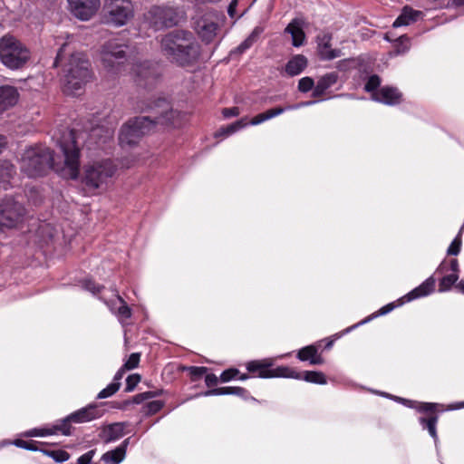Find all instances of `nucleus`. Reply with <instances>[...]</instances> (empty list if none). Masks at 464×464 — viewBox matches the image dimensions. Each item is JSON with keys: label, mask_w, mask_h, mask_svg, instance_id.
<instances>
[{"label": "nucleus", "mask_w": 464, "mask_h": 464, "mask_svg": "<svg viewBox=\"0 0 464 464\" xmlns=\"http://www.w3.org/2000/svg\"><path fill=\"white\" fill-rule=\"evenodd\" d=\"M438 417L432 416L429 419L420 418V422L423 429H427L430 435L435 440H438L436 424H437Z\"/></svg>", "instance_id": "c9c22d12"}, {"label": "nucleus", "mask_w": 464, "mask_h": 464, "mask_svg": "<svg viewBox=\"0 0 464 464\" xmlns=\"http://www.w3.org/2000/svg\"><path fill=\"white\" fill-rule=\"evenodd\" d=\"M263 30L260 27H256L252 33L232 52L235 53H243L248 50L259 38Z\"/></svg>", "instance_id": "2f4dec72"}, {"label": "nucleus", "mask_w": 464, "mask_h": 464, "mask_svg": "<svg viewBox=\"0 0 464 464\" xmlns=\"http://www.w3.org/2000/svg\"><path fill=\"white\" fill-rule=\"evenodd\" d=\"M116 296L121 303V306L117 309V312H116V314L119 317L120 321H123V320L130 318L131 309L128 306V304L122 299L121 296H120L118 294H116Z\"/></svg>", "instance_id": "4c0bfd02"}, {"label": "nucleus", "mask_w": 464, "mask_h": 464, "mask_svg": "<svg viewBox=\"0 0 464 464\" xmlns=\"http://www.w3.org/2000/svg\"><path fill=\"white\" fill-rule=\"evenodd\" d=\"M103 411L97 404H89L69 415L72 423H84L99 419L102 416Z\"/></svg>", "instance_id": "a211bd4d"}, {"label": "nucleus", "mask_w": 464, "mask_h": 464, "mask_svg": "<svg viewBox=\"0 0 464 464\" xmlns=\"http://www.w3.org/2000/svg\"><path fill=\"white\" fill-rule=\"evenodd\" d=\"M435 287V280L433 277H429L419 286L411 290L405 295L407 301H411L416 298L423 297L433 292Z\"/></svg>", "instance_id": "a878e982"}, {"label": "nucleus", "mask_w": 464, "mask_h": 464, "mask_svg": "<svg viewBox=\"0 0 464 464\" xmlns=\"http://www.w3.org/2000/svg\"><path fill=\"white\" fill-rule=\"evenodd\" d=\"M297 358L300 361H309L312 365H319L324 362V358L318 354L317 348L314 345H308L299 350Z\"/></svg>", "instance_id": "bb28decb"}, {"label": "nucleus", "mask_w": 464, "mask_h": 464, "mask_svg": "<svg viewBox=\"0 0 464 464\" xmlns=\"http://www.w3.org/2000/svg\"><path fill=\"white\" fill-rule=\"evenodd\" d=\"M53 65H62L63 91L68 94H75L92 79L89 59L85 53L73 51L69 41L62 44Z\"/></svg>", "instance_id": "f03ea898"}, {"label": "nucleus", "mask_w": 464, "mask_h": 464, "mask_svg": "<svg viewBox=\"0 0 464 464\" xmlns=\"http://www.w3.org/2000/svg\"><path fill=\"white\" fill-rule=\"evenodd\" d=\"M134 5L130 0H110L102 9V22L106 24L121 27L134 17Z\"/></svg>", "instance_id": "1a4fd4ad"}, {"label": "nucleus", "mask_w": 464, "mask_h": 464, "mask_svg": "<svg viewBox=\"0 0 464 464\" xmlns=\"http://www.w3.org/2000/svg\"><path fill=\"white\" fill-rule=\"evenodd\" d=\"M25 214L24 206L13 197L5 196L0 199V231L15 227Z\"/></svg>", "instance_id": "9d476101"}, {"label": "nucleus", "mask_w": 464, "mask_h": 464, "mask_svg": "<svg viewBox=\"0 0 464 464\" xmlns=\"http://www.w3.org/2000/svg\"><path fill=\"white\" fill-rule=\"evenodd\" d=\"M15 174V167L8 160L0 161V186L7 189Z\"/></svg>", "instance_id": "c85d7f7f"}, {"label": "nucleus", "mask_w": 464, "mask_h": 464, "mask_svg": "<svg viewBox=\"0 0 464 464\" xmlns=\"http://www.w3.org/2000/svg\"><path fill=\"white\" fill-rule=\"evenodd\" d=\"M131 74L135 82L143 87L153 84L158 78L156 67L148 61L135 63L131 68Z\"/></svg>", "instance_id": "4468645a"}, {"label": "nucleus", "mask_w": 464, "mask_h": 464, "mask_svg": "<svg viewBox=\"0 0 464 464\" xmlns=\"http://www.w3.org/2000/svg\"><path fill=\"white\" fill-rule=\"evenodd\" d=\"M435 408L436 404L430 402H424L420 405L419 411L424 412H432L435 411Z\"/></svg>", "instance_id": "5fc2aeb1"}, {"label": "nucleus", "mask_w": 464, "mask_h": 464, "mask_svg": "<svg viewBox=\"0 0 464 464\" xmlns=\"http://www.w3.org/2000/svg\"><path fill=\"white\" fill-rule=\"evenodd\" d=\"M185 369L188 372L191 381L193 382L199 380L208 372V368L203 366H189Z\"/></svg>", "instance_id": "a19ab883"}, {"label": "nucleus", "mask_w": 464, "mask_h": 464, "mask_svg": "<svg viewBox=\"0 0 464 464\" xmlns=\"http://www.w3.org/2000/svg\"><path fill=\"white\" fill-rule=\"evenodd\" d=\"M140 382V377L139 374L129 375L126 379L125 391L126 392L133 391Z\"/></svg>", "instance_id": "49530a36"}, {"label": "nucleus", "mask_w": 464, "mask_h": 464, "mask_svg": "<svg viewBox=\"0 0 464 464\" xmlns=\"http://www.w3.org/2000/svg\"><path fill=\"white\" fill-rule=\"evenodd\" d=\"M247 391L242 387H219L208 390L202 393L203 396L236 395L245 397Z\"/></svg>", "instance_id": "c756f323"}, {"label": "nucleus", "mask_w": 464, "mask_h": 464, "mask_svg": "<svg viewBox=\"0 0 464 464\" xmlns=\"http://www.w3.org/2000/svg\"><path fill=\"white\" fill-rule=\"evenodd\" d=\"M6 140L5 138L2 135H0V153L2 152L3 149L5 147Z\"/></svg>", "instance_id": "e2e57ef3"}, {"label": "nucleus", "mask_w": 464, "mask_h": 464, "mask_svg": "<svg viewBox=\"0 0 464 464\" xmlns=\"http://www.w3.org/2000/svg\"><path fill=\"white\" fill-rule=\"evenodd\" d=\"M154 396H155V394L152 392H142V393H139V394L135 395L132 399V401L136 404H140L143 401L150 399Z\"/></svg>", "instance_id": "3c124183"}, {"label": "nucleus", "mask_w": 464, "mask_h": 464, "mask_svg": "<svg viewBox=\"0 0 464 464\" xmlns=\"http://www.w3.org/2000/svg\"><path fill=\"white\" fill-rule=\"evenodd\" d=\"M29 49L17 38L6 34L0 38V60L11 70L22 68L30 59Z\"/></svg>", "instance_id": "423d86ee"}, {"label": "nucleus", "mask_w": 464, "mask_h": 464, "mask_svg": "<svg viewBox=\"0 0 464 464\" xmlns=\"http://www.w3.org/2000/svg\"><path fill=\"white\" fill-rule=\"evenodd\" d=\"M163 55L180 67L196 65L201 58V45L191 32L175 30L165 34L160 41Z\"/></svg>", "instance_id": "7ed1b4c3"}, {"label": "nucleus", "mask_w": 464, "mask_h": 464, "mask_svg": "<svg viewBox=\"0 0 464 464\" xmlns=\"http://www.w3.org/2000/svg\"><path fill=\"white\" fill-rule=\"evenodd\" d=\"M205 382L208 387L215 386L218 382V378L214 373H208L205 376Z\"/></svg>", "instance_id": "864d4df0"}, {"label": "nucleus", "mask_w": 464, "mask_h": 464, "mask_svg": "<svg viewBox=\"0 0 464 464\" xmlns=\"http://www.w3.org/2000/svg\"><path fill=\"white\" fill-rule=\"evenodd\" d=\"M125 456L126 454L123 450L117 447L112 450L105 452L102 456L101 460L105 464H120L125 459Z\"/></svg>", "instance_id": "72a5a7b5"}, {"label": "nucleus", "mask_w": 464, "mask_h": 464, "mask_svg": "<svg viewBox=\"0 0 464 464\" xmlns=\"http://www.w3.org/2000/svg\"><path fill=\"white\" fill-rule=\"evenodd\" d=\"M307 66V59L298 54L290 59L285 65V72L290 76L300 74Z\"/></svg>", "instance_id": "cd10ccee"}, {"label": "nucleus", "mask_w": 464, "mask_h": 464, "mask_svg": "<svg viewBox=\"0 0 464 464\" xmlns=\"http://www.w3.org/2000/svg\"><path fill=\"white\" fill-rule=\"evenodd\" d=\"M140 354L139 353H131L128 360L125 362V363L123 364V367L126 369V370H132V369H135L136 367H138L139 365V362H140Z\"/></svg>", "instance_id": "c03bdc74"}, {"label": "nucleus", "mask_w": 464, "mask_h": 464, "mask_svg": "<svg viewBox=\"0 0 464 464\" xmlns=\"http://www.w3.org/2000/svg\"><path fill=\"white\" fill-rule=\"evenodd\" d=\"M420 11H415L410 7H404L402 13L393 22V27H400L408 25L412 22H415L420 15Z\"/></svg>", "instance_id": "7c9ffc66"}, {"label": "nucleus", "mask_w": 464, "mask_h": 464, "mask_svg": "<svg viewBox=\"0 0 464 464\" xmlns=\"http://www.w3.org/2000/svg\"><path fill=\"white\" fill-rule=\"evenodd\" d=\"M121 383L112 382L106 388L102 389L97 395V399H106L112 396L120 389Z\"/></svg>", "instance_id": "58836bf2"}, {"label": "nucleus", "mask_w": 464, "mask_h": 464, "mask_svg": "<svg viewBox=\"0 0 464 464\" xmlns=\"http://www.w3.org/2000/svg\"><path fill=\"white\" fill-rule=\"evenodd\" d=\"M224 16L217 12H208L200 16L195 23V31L205 44H209L217 37Z\"/></svg>", "instance_id": "9b49d317"}, {"label": "nucleus", "mask_w": 464, "mask_h": 464, "mask_svg": "<svg viewBox=\"0 0 464 464\" xmlns=\"http://www.w3.org/2000/svg\"><path fill=\"white\" fill-rule=\"evenodd\" d=\"M71 13L80 20H90L100 9L101 0H67Z\"/></svg>", "instance_id": "2eb2a0df"}, {"label": "nucleus", "mask_w": 464, "mask_h": 464, "mask_svg": "<svg viewBox=\"0 0 464 464\" xmlns=\"http://www.w3.org/2000/svg\"><path fill=\"white\" fill-rule=\"evenodd\" d=\"M238 374L239 371L237 369L230 368L223 371L219 379L222 382H227L237 378Z\"/></svg>", "instance_id": "a18cd8bd"}, {"label": "nucleus", "mask_w": 464, "mask_h": 464, "mask_svg": "<svg viewBox=\"0 0 464 464\" xmlns=\"http://www.w3.org/2000/svg\"><path fill=\"white\" fill-rule=\"evenodd\" d=\"M125 368L122 366L114 375L113 382H120L125 372Z\"/></svg>", "instance_id": "bf43d9fd"}, {"label": "nucleus", "mask_w": 464, "mask_h": 464, "mask_svg": "<svg viewBox=\"0 0 464 464\" xmlns=\"http://www.w3.org/2000/svg\"><path fill=\"white\" fill-rule=\"evenodd\" d=\"M44 454H45L48 457H51L53 460L56 462H64L70 459V454L63 450H41Z\"/></svg>", "instance_id": "e433bc0d"}, {"label": "nucleus", "mask_w": 464, "mask_h": 464, "mask_svg": "<svg viewBox=\"0 0 464 464\" xmlns=\"http://www.w3.org/2000/svg\"><path fill=\"white\" fill-rule=\"evenodd\" d=\"M106 133H107V137H109V138H111L112 136V131L110 130H107Z\"/></svg>", "instance_id": "774afa93"}, {"label": "nucleus", "mask_w": 464, "mask_h": 464, "mask_svg": "<svg viewBox=\"0 0 464 464\" xmlns=\"http://www.w3.org/2000/svg\"><path fill=\"white\" fill-rule=\"evenodd\" d=\"M462 230H463V227L460 228L459 235L453 239V241L448 247V250H447L448 255L457 256L460 252Z\"/></svg>", "instance_id": "ea45409f"}, {"label": "nucleus", "mask_w": 464, "mask_h": 464, "mask_svg": "<svg viewBox=\"0 0 464 464\" xmlns=\"http://www.w3.org/2000/svg\"><path fill=\"white\" fill-rule=\"evenodd\" d=\"M72 422L69 419L68 415L67 417L57 420L54 424L51 426L32 429L26 432V435L29 437H46L56 434L69 436L72 434Z\"/></svg>", "instance_id": "dca6fc26"}, {"label": "nucleus", "mask_w": 464, "mask_h": 464, "mask_svg": "<svg viewBox=\"0 0 464 464\" xmlns=\"http://www.w3.org/2000/svg\"><path fill=\"white\" fill-rule=\"evenodd\" d=\"M127 423L115 422L103 428L101 438L106 443L115 441L125 435Z\"/></svg>", "instance_id": "5701e85b"}, {"label": "nucleus", "mask_w": 464, "mask_h": 464, "mask_svg": "<svg viewBox=\"0 0 464 464\" xmlns=\"http://www.w3.org/2000/svg\"><path fill=\"white\" fill-rule=\"evenodd\" d=\"M146 407L149 414H154L162 409L163 402L160 401H153L149 402Z\"/></svg>", "instance_id": "8fccbe9b"}, {"label": "nucleus", "mask_w": 464, "mask_h": 464, "mask_svg": "<svg viewBox=\"0 0 464 464\" xmlns=\"http://www.w3.org/2000/svg\"><path fill=\"white\" fill-rule=\"evenodd\" d=\"M134 108L140 112H150V114L135 117L121 127L119 135L121 146L137 144L157 125H174V119L178 116V112L172 110L170 103L164 98L153 101L138 100Z\"/></svg>", "instance_id": "f257e3e1"}, {"label": "nucleus", "mask_w": 464, "mask_h": 464, "mask_svg": "<svg viewBox=\"0 0 464 464\" xmlns=\"http://www.w3.org/2000/svg\"><path fill=\"white\" fill-rule=\"evenodd\" d=\"M402 94L395 87L385 86L372 93V100L387 105H396L401 102Z\"/></svg>", "instance_id": "412c9836"}, {"label": "nucleus", "mask_w": 464, "mask_h": 464, "mask_svg": "<svg viewBox=\"0 0 464 464\" xmlns=\"http://www.w3.org/2000/svg\"><path fill=\"white\" fill-rule=\"evenodd\" d=\"M61 150L64 156V164L69 169V176L75 179L79 175L80 150L76 145L74 132L67 131L59 142Z\"/></svg>", "instance_id": "f8f14e48"}, {"label": "nucleus", "mask_w": 464, "mask_h": 464, "mask_svg": "<svg viewBox=\"0 0 464 464\" xmlns=\"http://www.w3.org/2000/svg\"><path fill=\"white\" fill-rule=\"evenodd\" d=\"M395 307V304L393 303H391V304H388L386 305H384L383 307H382L379 311L380 314H386L388 313H390L391 311H392Z\"/></svg>", "instance_id": "6e6d98bb"}, {"label": "nucleus", "mask_w": 464, "mask_h": 464, "mask_svg": "<svg viewBox=\"0 0 464 464\" xmlns=\"http://www.w3.org/2000/svg\"><path fill=\"white\" fill-rule=\"evenodd\" d=\"M285 33L292 36V44L295 47L302 46L305 40V34L302 28V22L298 19L293 20L285 28Z\"/></svg>", "instance_id": "393cba45"}, {"label": "nucleus", "mask_w": 464, "mask_h": 464, "mask_svg": "<svg viewBox=\"0 0 464 464\" xmlns=\"http://www.w3.org/2000/svg\"><path fill=\"white\" fill-rule=\"evenodd\" d=\"M130 443V438L125 439L121 445L118 446L119 449L123 450L124 453L126 454L127 447Z\"/></svg>", "instance_id": "052dcab7"}, {"label": "nucleus", "mask_w": 464, "mask_h": 464, "mask_svg": "<svg viewBox=\"0 0 464 464\" xmlns=\"http://www.w3.org/2000/svg\"><path fill=\"white\" fill-rule=\"evenodd\" d=\"M338 79V73L335 72L325 73L320 77L313 89V97L316 98L324 94L329 88L337 82Z\"/></svg>", "instance_id": "b1692460"}, {"label": "nucleus", "mask_w": 464, "mask_h": 464, "mask_svg": "<svg viewBox=\"0 0 464 464\" xmlns=\"http://www.w3.org/2000/svg\"><path fill=\"white\" fill-rule=\"evenodd\" d=\"M456 287L464 294V281H460Z\"/></svg>", "instance_id": "0e129e2a"}, {"label": "nucleus", "mask_w": 464, "mask_h": 464, "mask_svg": "<svg viewBox=\"0 0 464 464\" xmlns=\"http://www.w3.org/2000/svg\"><path fill=\"white\" fill-rule=\"evenodd\" d=\"M452 271L451 274L444 276L439 285V291L445 292L449 291L453 285H455L459 279V262L457 259L453 258L450 261L443 260L439 267L437 268V273L444 274L449 271Z\"/></svg>", "instance_id": "f3484780"}, {"label": "nucleus", "mask_w": 464, "mask_h": 464, "mask_svg": "<svg viewBox=\"0 0 464 464\" xmlns=\"http://www.w3.org/2000/svg\"><path fill=\"white\" fill-rule=\"evenodd\" d=\"M19 99L16 88L10 85L0 87V114L14 107Z\"/></svg>", "instance_id": "4be33fe9"}, {"label": "nucleus", "mask_w": 464, "mask_h": 464, "mask_svg": "<svg viewBox=\"0 0 464 464\" xmlns=\"http://www.w3.org/2000/svg\"><path fill=\"white\" fill-rule=\"evenodd\" d=\"M116 169L111 160L88 162L82 169V183L88 192L96 194L108 188Z\"/></svg>", "instance_id": "20e7f679"}, {"label": "nucleus", "mask_w": 464, "mask_h": 464, "mask_svg": "<svg viewBox=\"0 0 464 464\" xmlns=\"http://www.w3.org/2000/svg\"><path fill=\"white\" fill-rule=\"evenodd\" d=\"M237 5V0H232L228 5L227 12L231 17H233L235 14Z\"/></svg>", "instance_id": "13d9d810"}, {"label": "nucleus", "mask_w": 464, "mask_h": 464, "mask_svg": "<svg viewBox=\"0 0 464 464\" xmlns=\"http://www.w3.org/2000/svg\"><path fill=\"white\" fill-rule=\"evenodd\" d=\"M248 378V375L247 374H241L238 379L241 380V381H244V380H246Z\"/></svg>", "instance_id": "338daca9"}, {"label": "nucleus", "mask_w": 464, "mask_h": 464, "mask_svg": "<svg viewBox=\"0 0 464 464\" xmlns=\"http://www.w3.org/2000/svg\"><path fill=\"white\" fill-rule=\"evenodd\" d=\"M179 9L169 4L151 5L144 14V20L155 30L177 25L180 20Z\"/></svg>", "instance_id": "6e6552de"}, {"label": "nucleus", "mask_w": 464, "mask_h": 464, "mask_svg": "<svg viewBox=\"0 0 464 464\" xmlns=\"http://www.w3.org/2000/svg\"><path fill=\"white\" fill-rule=\"evenodd\" d=\"M83 286L87 291H90L93 295L100 293V291L103 288V286L97 285L95 282L92 280L84 281Z\"/></svg>", "instance_id": "09e8293b"}, {"label": "nucleus", "mask_w": 464, "mask_h": 464, "mask_svg": "<svg viewBox=\"0 0 464 464\" xmlns=\"http://www.w3.org/2000/svg\"><path fill=\"white\" fill-rule=\"evenodd\" d=\"M222 114L225 118L236 117L240 114L238 107L225 108L222 111Z\"/></svg>", "instance_id": "603ef678"}, {"label": "nucleus", "mask_w": 464, "mask_h": 464, "mask_svg": "<svg viewBox=\"0 0 464 464\" xmlns=\"http://www.w3.org/2000/svg\"><path fill=\"white\" fill-rule=\"evenodd\" d=\"M314 82L311 77H303L298 82V90L301 92H307L314 88Z\"/></svg>", "instance_id": "37998d69"}, {"label": "nucleus", "mask_w": 464, "mask_h": 464, "mask_svg": "<svg viewBox=\"0 0 464 464\" xmlns=\"http://www.w3.org/2000/svg\"><path fill=\"white\" fill-rule=\"evenodd\" d=\"M455 5H464V0H454Z\"/></svg>", "instance_id": "69168bd1"}, {"label": "nucleus", "mask_w": 464, "mask_h": 464, "mask_svg": "<svg viewBox=\"0 0 464 464\" xmlns=\"http://www.w3.org/2000/svg\"><path fill=\"white\" fill-rule=\"evenodd\" d=\"M381 85V79L378 75L373 74L369 77L367 82L364 85V90L372 94L377 92V88Z\"/></svg>", "instance_id": "79ce46f5"}, {"label": "nucleus", "mask_w": 464, "mask_h": 464, "mask_svg": "<svg viewBox=\"0 0 464 464\" xmlns=\"http://www.w3.org/2000/svg\"><path fill=\"white\" fill-rule=\"evenodd\" d=\"M314 102H315L314 101H310V102H301V103H298V104H295V105L287 106V107H285V108H283V107H276V108H273V109L267 110L266 111L259 113L256 116H255L250 121H248V125H258V124H261V123H263L266 121H268V120H270V119H272L274 117H276V116L282 114L285 111L298 109V108H301L303 106H307V105L314 104Z\"/></svg>", "instance_id": "aec40b11"}, {"label": "nucleus", "mask_w": 464, "mask_h": 464, "mask_svg": "<svg viewBox=\"0 0 464 464\" xmlns=\"http://www.w3.org/2000/svg\"><path fill=\"white\" fill-rule=\"evenodd\" d=\"M129 45L120 38L105 42L100 50V61L103 70L115 75L121 72L126 60Z\"/></svg>", "instance_id": "0eeeda50"}, {"label": "nucleus", "mask_w": 464, "mask_h": 464, "mask_svg": "<svg viewBox=\"0 0 464 464\" xmlns=\"http://www.w3.org/2000/svg\"><path fill=\"white\" fill-rule=\"evenodd\" d=\"M53 153L47 147H31L22 156L21 170L30 178L40 177L53 166Z\"/></svg>", "instance_id": "39448f33"}, {"label": "nucleus", "mask_w": 464, "mask_h": 464, "mask_svg": "<svg viewBox=\"0 0 464 464\" xmlns=\"http://www.w3.org/2000/svg\"><path fill=\"white\" fill-rule=\"evenodd\" d=\"M248 125V121H247V119L246 118H242L231 124H229L228 126L225 127V128H221L217 133H216V137H219V136H229L238 130H240L241 129L246 127Z\"/></svg>", "instance_id": "473e14b6"}, {"label": "nucleus", "mask_w": 464, "mask_h": 464, "mask_svg": "<svg viewBox=\"0 0 464 464\" xmlns=\"http://www.w3.org/2000/svg\"><path fill=\"white\" fill-rule=\"evenodd\" d=\"M271 362L267 361H251L246 364L248 372L257 373L260 378H292L300 380L301 376L293 368L280 366L271 369Z\"/></svg>", "instance_id": "ddd939ff"}, {"label": "nucleus", "mask_w": 464, "mask_h": 464, "mask_svg": "<svg viewBox=\"0 0 464 464\" xmlns=\"http://www.w3.org/2000/svg\"><path fill=\"white\" fill-rule=\"evenodd\" d=\"M353 61L351 60V59H344V60H342V61H339L337 63V68L339 70H346L347 69V66L349 63H353Z\"/></svg>", "instance_id": "4d7b16f0"}, {"label": "nucleus", "mask_w": 464, "mask_h": 464, "mask_svg": "<svg viewBox=\"0 0 464 464\" xmlns=\"http://www.w3.org/2000/svg\"><path fill=\"white\" fill-rule=\"evenodd\" d=\"M195 4H215L220 0H191Z\"/></svg>", "instance_id": "680f3d73"}, {"label": "nucleus", "mask_w": 464, "mask_h": 464, "mask_svg": "<svg viewBox=\"0 0 464 464\" xmlns=\"http://www.w3.org/2000/svg\"><path fill=\"white\" fill-rule=\"evenodd\" d=\"M298 373L301 376L300 379H303L307 382L316 383V384H326L327 383L326 376L322 372L304 371L303 372H298Z\"/></svg>", "instance_id": "f704fd0d"}, {"label": "nucleus", "mask_w": 464, "mask_h": 464, "mask_svg": "<svg viewBox=\"0 0 464 464\" xmlns=\"http://www.w3.org/2000/svg\"><path fill=\"white\" fill-rule=\"evenodd\" d=\"M14 444L17 447L31 450V451H37L39 450L38 447L36 446L35 441H25L23 440H15Z\"/></svg>", "instance_id": "de8ad7c7"}, {"label": "nucleus", "mask_w": 464, "mask_h": 464, "mask_svg": "<svg viewBox=\"0 0 464 464\" xmlns=\"http://www.w3.org/2000/svg\"><path fill=\"white\" fill-rule=\"evenodd\" d=\"M331 41L332 34L327 33L316 37L318 53L323 60H333L342 55L341 50L331 48Z\"/></svg>", "instance_id": "6ab92c4d"}]
</instances>
